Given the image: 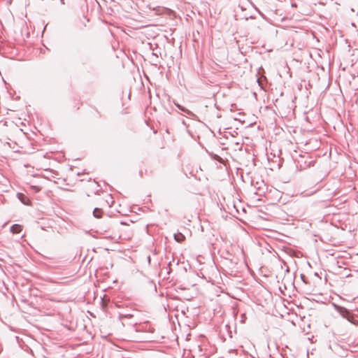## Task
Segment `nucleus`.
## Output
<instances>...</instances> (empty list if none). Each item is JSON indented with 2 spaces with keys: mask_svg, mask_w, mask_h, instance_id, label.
<instances>
[{
  "mask_svg": "<svg viewBox=\"0 0 358 358\" xmlns=\"http://www.w3.org/2000/svg\"><path fill=\"white\" fill-rule=\"evenodd\" d=\"M175 240L178 243H182L185 241V237L182 233H177L174 234Z\"/></svg>",
  "mask_w": 358,
  "mask_h": 358,
  "instance_id": "39448f33",
  "label": "nucleus"
},
{
  "mask_svg": "<svg viewBox=\"0 0 358 358\" xmlns=\"http://www.w3.org/2000/svg\"><path fill=\"white\" fill-rule=\"evenodd\" d=\"M138 321H134L133 322H131L129 324H131V325H136V324H138Z\"/></svg>",
  "mask_w": 358,
  "mask_h": 358,
  "instance_id": "6e6552de",
  "label": "nucleus"
},
{
  "mask_svg": "<svg viewBox=\"0 0 358 358\" xmlns=\"http://www.w3.org/2000/svg\"><path fill=\"white\" fill-rule=\"evenodd\" d=\"M135 317L134 314H132V313H129V314H120V315H119V320H120V321H122V325H123V326H124V325H125V324H124V320L125 319H131V318H133V317Z\"/></svg>",
  "mask_w": 358,
  "mask_h": 358,
  "instance_id": "7ed1b4c3",
  "label": "nucleus"
},
{
  "mask_svg": "<svg viewBox=\"0 0 358 358\" xmlns=\"http://www.w3.org/2000/svg\"><path fill=\"white\" fill-rule=\"evenodd\" d=\"M1 80H2V81H3L5 84H6V83L5 80H3V78L2 77H1Z\"/></svg>",
  "mask_w": 358,
  "mask_h": 358,
  "instance_id": "9d476101",
  "label": "nucleus"
},
{
  "mask_svg": "<svg viewBox=\"0 0 358 358\" xmlns=\"http://www.w3.org/2000/svg\"><path fill=\"white\" fill-rule=\"evenodd\" d=\"M336 310L343 318H345L349 322H352V320L353 319V317L348 309L344 307L336 306Z\"/></svg>",
  "mask_w": 358,
  "mask_h": 358,
  "instance_id": "f257e3e1",
  "label": "nucleus"
},
{
  "mask_svg": "<svg viewBox=\"0 0 358 358\" xmlns=\"http://www.w3.org/2000/svg\"><path fill=\"white\" fill-rule=\"evenodd\" d=\"M122 358H131V357H124L123 356Z\"/></svg>",
  "mask_w": 358,
  "mask_h": 358,
  "instance_id": "9b49d317",
  "label": "nucleus"
},
{
  "mask_svg": "<svg viewBox=\"0 0 358 358\" xmlns=\"http://www.w3.org/2000/svg\"><path fill=\"white\" fill-rule=\"evenodd\" d=\"M102 214H103V210H102V209L99 208H94V211H93V215H94L95 217H96V218H100V217H101Z\"/></svg>",
  "mask_w": 358,
  "mask_h": 358,
  "instance_id": "423d86ee",
  "label": "nucleus"
},
{
  "mask_svg": "<svg viewBox=\"0 0 358 358\" xmlns=\"http://www.w3.org/2000/svg\"><path fill=\"white\" fill-rule=\"evenodd\" d=\"M36 192H38L40 190V188L38 187H33Z\"/></svg>",
  "mask_w": 358,
  "mask_h": 358,
  "instance_id": "1a4fd4ad",
  "label": "nucleus"
},
{
  "mask_svg": "<svg viewBox=\"0 0 358 358\" xmlns=\"http://www.w3.org/2000/svg\"><path fill=\"white\" fill-rule=\"evenodd\" d=\"M22 231V226L20 224H13L10 227V232L13 234H19Z\"/></svg>",
  "mask_w": 358,
  "mask_h": 358,
  "instance_id": "20e7f679",
  "label": "nucleus"
},
{
  "mask_svg": "<svg viewBox=\"0 0 358 358\" xmlns=\"http://www.w3.org/2000/svg\"><path fill=\"white\" fill-rule=\"evenodd\" d=\"M176 107L180 109V110L185 112V113H187V115H194V113L190 111L189 110L184 108L183 106L179 105V104H176Z\"/></svg>",
  "mask_w": 358,
  "mask_h": 358,
  "instance_id": "0eeeda50",
  "label": "nucleus"
},
{
  "mask_svg": "<svg viewBox=\"0 0 358 358\" xmlns=\"http://www.w3.org/2000/svg\"><path fill=\"white\" fill-rule=\"evenodd\" d=\"M17 198L20 199V201L24 205H29L30 203V200L24 194L22 193H18L17 194Z\"/></svg>",
  "mask_w": 358,
  "mask_h": 358,
  "instance_id": "f03ea898",
  "label": "nucleus"
}]
</instances>
